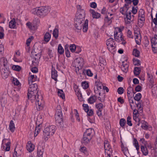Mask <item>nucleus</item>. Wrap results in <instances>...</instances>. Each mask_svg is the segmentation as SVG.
Masks as SVG:
<instances>
[{
	"label": "nucleus",
	"instance_id": "nucleus-1",
	"mask_svg": "<svg viewBox=\"0 0 157 157\" xmlns=\"http://www.w3.org/2000/svg\"><path fill=\"white\" fill-rule=\"evenodd\" d=\"M29 85L28 94V98L32 102H33L36 98V97L38 96V94H40L38 92L37 85L36 84H31Z\"/></svg>",
	"mask_w": 157,
	"mask_h": 157
},
{
	"label": "nucleus",
	"instance_id": "nucleus-2",
	"mask_svg": "<svg viewBox=\"0 0 157 157\" xmlns=\"http://www.w3.org/2000/svg\"><path fill=\"white\" fill-rule=\"evenodd\" d=\"M55 119L57 125L61 128L63 127V119L61 108L60 105L57 106L55 114Z\"/></svg>",
	"mask_w": 157,
	"mask_h": 157
},
{
	"label": "nucleus",
	"instance_id": "nucleus-3",
	"mask_svg": "<svg viewBox=\"0 0 157 157\" xmlns=\"http://www.w3.org/2000/svg\"><path fill=\"white\" fill-rule=\"evenodd\" d=\"M32 13L36 14L40 17L46 16L48 13V8L47 6H41L33 8L31 10Z\"/></svg>",
	"mask_w": 157,
	"mask_h": 157
},
{
	"label": "nucleus",
	"instance_id": "nucleus-4",
	"mask_svg": "<svg viewBox=\"0 0 157 157\" xmlns=\"http://www.w3.org/2000/svg\"><path fill=\"white\" fill-rule=\"evenodd\" d=\"M114 36L116 41L118 42L122 41V44H125V42L124 41L123 38L122 37L121 30L120 28L117 27L115 28Z\"/></svg>",
	"mask_w": 157,
	"mask_h": 157
},
{
	"label": "nucleus",
	"instance_id": "nucleus-5",
	"mask_svg": "<svg viewBox=\"0 0 157 157\" xmlns=\"http://www.w3.org/2000/svg\"><path fill=\"white\" fill-rule=\"evenodd\" d=\"M56 127L54 125H51L46 127L43 131L44 135L48 138V136H52L55 132Z\"/></svg>",
	"mask_w": 157,
	"mask_h": 157
},
{
	"label": "nucleus",
	"instance_id": "nucleus-6",
	"mask_svg": "<svg viewBox=\"0 0 157 157\" xmlns=\"http://www.w3.org/2000/svg\"><path fill=\"white\" fill-rule=\"evenodd\" d=\"M75 29L78 30H80L82 29V26H83V31L84 32H86L87 31L88 29V20L86 19L83 25L82 22H75Z\"/></svg>",
	"mask_w": 157,
	"mask_h": 157
},
{
	"label": "nucleus",
	"instance_id": "nucleus-7",
	"mask_svg": "<svg viewBox=\"0 0 157 157\" xmlns=\"http://www.w3.org/2000/svg\"><path fill=\"white\" fill-rule=\"evenodd\" d=\"M73 64L76 68V71L77 73V71H78L80 69H81L83 66L84 59L82 58H77L75 60Z\"/></svg>",
	"mask_w": 157,
	"mask_h": 157
},
{
	"label": "nucleus",
	"instance_id": "nucleus-8",
	"mask_svg": "<svg viewBox=\"0 0 157 157\" xmlns=\"http://www.w3.org/2000/svg\"><path fill=\"white\" fill-rule=\"evenodd\" d=\"M36 106L38 110H42L44 106V101L42 100V96L41 95L38 94L36 97Z\"/></svg>",
	"mask_w": 157,
	"mask_h": 157
},
{
	"label": "nucleus",
	"instance_id": "nucleus-9",
	"mask_svg": "<svg viewBox=\"0 0 157 157\" xmlns=\"http://www.w3.org/2000/svg\"><path fill=\"white\" fill-rule=\"evenodd\" d=\"M145 12L143 9H140L138 12V23L139 26H143L145 20Z\"/></svg>",
	"mask_w": 157,
	"mask_h": 157
},
{
	"label": "nucleus",
	"instance_id": "nucleus-10",
	"mask_svg": "<svg viewBox=\"0 0 157 157\" xmlns=\"http://www.w3.org/2000/svg\"><path fill=\"white\" fill-rule=\"evenodd\" d=\"M106 44L110 52L113 53L116 51L115 48L116 47V45L113 38H110L108 39L106 41Z\"/></svg>",
	"mask_w": 157,
	"mask_h": 157
},
{
	"label": "nucleus",
	"instance_id": "nucleus-11",
	"mask_svg": "<svg viewBox=\"0 0 157 157\" xmlns=\"http://www.w3.org/2000/svg\"><path fill=\"white\" fill-rule=\"evenodd\" d=\"M39 23V21L38 19L34 20L33 23L28 22L26 23V26L30 30H36L38 27V25Z\"/></svg>",
	"mask_w": 157,
	"mask_h": 157
},
{
	"label": "nucleus",
	"instance_id": "nucleus-12",
	"mask_svg": "<svg viewBox=\"0 0 157 157\" xmlns=\"http://www.w3.org/2000/svg\"><path fill=\"white\" fill-rule=\"evenodd\" d=\"M85 13L82 12V13H76L75 18V21L78 22H83L85 20Z\"/></svg>",
	"mask_w": 157,
	"mask_h": 157
},
{
	"label": "nucleus",
	"instance_id": "nucleus-13",
	"mask_svg": "<svg viewBox=\"0 0 157 157\" xmlns=\"http://www.w3.org/2000/svg\"><path fill=\"white\" fill-rule=\"evenodd\" d=\"M157 35L155 34L154 37L151 39V44L152 48L154 52H157Z\"/></svg>",
	"mask_w": 157,
	"mask_h": 157
},
{
	"label": "nucleus",
	"instance_id": "nucleus-14",
	"mask_svg": "<svg viewBox=\"0 0 157 157\" xmlns=\"http://www.w3.org/2000/svg\"><path fill=\"white\" fill-rule=\"evenodd\" d=\"M95 107L97 109V114L99 117L102 116V111L103 109V105L102 103H100L95 104Z\"/></svg>",
	"mask_w": 157,
	"mask_h": 157
},
{
	"label": "nucleus",
	"instance_id": "nucleus-15",
	"mask_svg": "<svg viewBox=\"0 0 157 157\" xmlns=\"http://www.w3.org/2000/svg\"><path fill=\"white\" fill-rule=\"evenodd\" d=\"M0 69L2 78L4 79L7 78L9 74V71L7 67H2Z\"/></svg>",
	"mask_w": 157,
	"mask_h": 157
},
{
	"label": "nucleus",
	"instance_id": "nucleus-16",
	"mask_svg": "<svg viewBox=\"0 0 157 157\" xmlns=\"http://www.w3.org/2000/svg\"><path fill=\"white\" fill-rule=\"evenodd\" d=\"M108 15L105 17L104 20L105 23L107 25H109L112 22V19L113 18V17H112V16L113 14L109 12H108Z\"/></svg>",
	"mask_w": 157,
	"mask_h": 157
},
{
	"label": "nucleus",
	"instance_id": "nucleus-17",
	"mask_svg": "<svg viewBox=\"0 0 157 157\" xmlns=\"http://www.w3.org/2000/svg\"><path fill=\"white\" fill-rule=\"evenodd\" d=\"M125 15L126 17V19H125L126 23L130 24L131 22L134 20V16L133 15H131V12H128V13Z\"/></svg>",
	"mask_w": 157,
	"mask_h": 157
},
{
	"label": "nucleus",
	"instance_id": "nucleus-18",
	"mask_svg": "<svg viewBox=\"0 0 157 157\" xmlns=\"http://www.w3.org/2000/svg\"><path fill=\"white\" fill-rule=\"evenodd\" d=\"M129 8V6H127L126 5H124L123 7L120 9V12L122 14L125 15L128 13V12H130L128 11Z\"/></svg>",
	"mask_w": 157,
	"mask_h": 157
},
{
	"label": "nucleus",
	"instance_id": "nucleus-19",
	"mask_svg": "<svg viewBox=\"0 0 157 157\" xmlns=\"http://www.w3.org/2000/svg\"><path fill=\"white\" fill-rule=\"evenodd\" d=\"M8 61L6 58L2 57L0 59V68L7 67Z\"/></svg>",
	"mask_w": 157,
	"mask_h": 157
},
{
	"label": "nucleus",
	"instance_id": "nucleus-20",
	"mask_svg": "<svg viewBox=\"0 0 157 157\" xmlns=\"http://www.w3.org/2000/svg\"><path fill=\"white\" fill-rule=\"evenodd\" d=\"M8 95L6 94H2L1 97L0 102L2 106H4L7 102V98Z\"/></svg>",
	"mask_w": 157,
	"mask_h": 157
},
{
	"label": "nucleus",
	"instance_id": "nucleus-21",
	"mask_svg": "<svg viewBox=\"0 0 157 157\" xmlns=\"http://www.w3.org/2000/svg\"><path fill=\"white\" fill-rule=\"evenodd\" d=\"M128 62L126 61L122 62V64L121 66V69L122 71L124 72H127L128 70Z\"/></svg>",
	"mask_w": 157,
	"mask_h": 157
},
{
	"label": "nucleus",
	"instance_id": "nucleus-22",
	"mask_svg": "<svg viewBox=\"0 0 157 157\" xmlns=\"http://www.w3.org/2000/svg\"><path fill=\"white\" fill-rule=\"evenodd\" d=\"M41 55V54L40 52L37 53L34 51H33L31 52V56L36 60H38L40 58Z\"/></svg>",
	"mask_w": 157,
	"mask_h": 157
},
{
	"label": "nucleus",
	"instance_id": "nucleus-23",
	"mask_svg": "<svg viewBox=\"0 0 157 157\" xmlns=\"http://www.w3.org/2000/svg\"><path fill=\"white\" fill-rule=\"evenodd\" d=\"M34 145L32 144L31 141L28 142L26 145V149L29 152H32L34 150Z\"/></svg>",
	"mask_w": 157,
	"mask_h": 157
},
{
	"label": "nucleus",
	"instance_id": "nucleus-24",
	"mask_svg": "<svg viewBox=\"0 0 157 157\" xmlns=\"http://www.w3.org/2000/svg\"><path fill=\"white\" fill-rule=\"evenodd\" d=\"M37 76L34 75H31L29 77L28 82L29 84H33V83L37 80Z\"/></svg>",
	"mask_w": 157,
	"mask_h": 157
},
{
	"label": "nucleus",
	"instance_id": "nucleus-25",
	"mask_svg": "<svg viewBox=\"0 0 157 157\" xmlns=\"http://www.w3.org/2000/svg\"><path fill=\"white\" fill-rule=\"evenodd\" d=\"M141 151L142 154L144 156H147L148 154V151L145 145H141L140 147Z\"/></svg>",
	"mask_w": 157,
	"mask_h": 157
},
{
	"label": "nucleus",
	"instance_id": "nucleus-26",
	"mask_svg": "<svg viewBox=\"0 0 157 157\" xmlns=\"http://www.w3.org/2000/svg\"><path fill=\"white\" fill-rule=\"evenodd\" d=\"M90 12L92 15V17L93 18H98L100 17V14L96 12L94 10L90 9L89 10Z\"/></svg>",
	"mask_w": 157,
	"mask_h": 157
},
{
	"label": "nucleus",
	"instance_id": "nucleus-27",
	"mask_svg": "<svg viewBox=\"0 0 157 157\" xmlns=\"http://www.w3.org/2000/svg\"><path fill=\"white\" fill-rule=\"evenodd\" d=\"M91 139V138L90 136H85V135L84 134L83 139L82 140V142L84 144H86L90 142Z\"/></svg>",
	"mask_w": 157,
	"mask_h": 157
},
{
	"label": "nucleus",
	"instance_id": "nucleus-28",
	"mask_svg": "<svg viewBox=\"0 0 157 157\" xmlns=\"http://www.w3.org/2000/svg\"><path fill=\"white\" fill-rule=\"evenodd\" d=\"M94 132V130L93 129L91 128H88L84 132V134L85 135V136H90L91 138L92 134H93Z\"/></svg>",
	"mask_w": 157,
	"mask_h": 157
},
{
	"label": "nucleus",
	"instance_id": "nucleus-29",
	"mask_svg": "<svg viewBox=\"0 0 157 157\" xmlns=\"http://www.w3.org/2000/svg\"><path fill=\"white\" fill-rule=\"evenodd\" d=\"M9 129L12 132H14L15 130V124L13 123V121L12 120L10 122L9 124Z\"/></svg>",
	"mask_w": 157,
	"mask_h": 157
},
{
	"label": "nucleus",
	"instance_id": "nucleus-30",
	"mask_svg": "<svg viewBox=\"0 0 157 157\" xmlns=\"http://www.w3.org/2000/svg\"><path fill=\"white\" fill-rule=\"evenodd\" d=\"M52 78L55 81H56L58 76L57 72L55 69H52L51 72Z\"/></svg>",
	"mask_w": 157,
	"mask_h": 157
},
{
	"label": "nucleus",
	"instance_id": "nucleus-31",
	"mask_svg": "<svg viewBox=\"0 0 157 157\" xmlns=\"http://www.w3.org/2000/svg\"><path fill=\"white\" fill-rule=\"evenodd\" d=\"M43 116L42 115H40L38 116L37 119V124L40 125L41 126L43 121Z\"/></svg>",
	"mask_w": 157,
	"mask_h": 157
},
{
	"label": "nucleus",
	"instance_id": "nucleus-32",
	"mask_svg": "<svg viewBox=\"0 0 157 157\" xmlns=\"http://www.w3.org/2000/svg\"><path fill=\"white\" fill-rule=\"evenodd\" d=\"M51 37V34L48 32H47L44 35V40L46 43H48L50 40Z\"/></svg>",
	"mask_w": 157,
	"mask_h": 157
},
{
	"label": "nucleus",
	"instance_id": "nucleus-33",
	"mask_svg": "<svg viewBox=\"0 0 157 157\" xmlns=\"http://www.w3.org/2000/svg\"><path fill=\"white\" fill-rule=\"evenodd\" d=\"M133 144L134 146L136 147L137 151L139 152L140 149L139 146L138 142L136 139L134 138Z\"/></svg>",
	"mask_w": 157,
	"mask_h": 157
},
{
	"label": "nucleus",
	"instance_id": "nucleus-34",
	"mask_svg": "<svg viewBox=\"0 0 157 157\" xmlns=\"http://www.w3.org/2000/svg\"><path fill=\"white\" fill-rule=\"evenodd\" d=\"M16 24L15 20L13 18L9 22V26L10 28L11 29H14L16 26Z\"/></svg>",
	"mask_w": 157,
	"mask_h": 157
},
{
	"label": "nucleus",
	"instance_id": "nucleus-35",
	"mask_svg": "<svg viewBox=\"0 0 157 157\" xmlns=\"http://www.w3.org/2000/svg\"><path fill=\"white\" fill-rule=\"evenodd\" d=\"M126 123V121L124 118H121L119 121V124L121 127L124 128Z\"/></svg>",
	"mask_w": 157,
	"mask_h": 157
},
{
	"label": "nucleus",
	"instance_id": "nucleus-36",
	"mask_svg": "<svg viewBox=\"0 0 157 157\" xmlns=\"http://www.w3.org/2000/svg\"><path fill=\"white\" fill-rule=\"evenodd\" d=\"M96 99V97L95 96H92L88 99V101L89 103L92 104L95 101Z\"/></svg>",
	"mask_w": 157,
	"mask_h": 157
},
{
	"label": "nucleus",
	"instance_id": "nucleus-37",
	"mask_svg": "<svg viewBox=\"0 0 157 157\" xmlns=\"http://www.w3.org/2000/svg\"><path fill=\"white\" fill-rule=\"evenodd\" d=\"M44 151V149L42 148L40 149L39 147L38 148L37 151V155L39 157H43V155Z\"/></svg>",
	"mask_w": 157,
	"mask_h": 157
},
{
	"label": "nucleus",
	"instance_id": "nucleus-38",
	"mask_svg": "<svg viewBox=\"0 0 157 157\" xmlns=\"http://www.w3.org/2000/svg\"><path fill=\"white\" fill-rule=\"evenodd\" d=\"M41 126L40 125H38L36 128L34 133V136H36L40 132Z\"/></svg>",
	"mask_w": 157,
	"mask_h": 157
},
{
	"label": "nucleus",
	"instance_id": "nucleus-39",
	"mask_svg": "<svg viewBox=\"0 0 157 157\" xmlns=\"http://www.w3.org/2000/svg\"><path fill=\"white\" fill-rule=\"evenodd\" d=\"M104 146L105 150L109 151L111 148L109 142L107 140H105L104 142Z\"/></svg>",
	"mask_w": 157,
	"mask_h": 157
},
{
	"label": "nucleus",
	"instance_id": "nucleus-40",
	"mask_svg": "<svg viewBox=\"0 0 157 157\" xmlns=\"http://www.w3.org/2000/svg\"><path fill=\"white\" fill-rule=\"evenodd\" d=\"M95 84L97 87V90L100 91L102 89V88H103V87L104 86H103L101 82L97 81L96 82Z\"/></svg>",
	"mask_w": 157,
	"mask_h": 157
},
{
	"label": "nucleus",
	"instance_id": "nucleus-41",
	"mask_svg": "<svg viewBox=\"0 0 157 157\" xmlns=\"http://www.w3.org/2000/svg\"><path fill=\"white\" fill-rule=\"evenodd\" d=\"M135 38L136 44L138 45L140 44L141 41V37L140 35L138 34L135 35Z\"/></svg>",
	"mask_w": 157,
	"mask_h": 157
},
{
	"label": "nucleus",
	"instance_id": "nucleus-42",
	"mask_svg": "<svg viewBox=\"0 0 157 157\" xmlns=\"http://www.w3.org/2000/svg\"><path fill=\"white\" fill-rule=\"evenodd\" d=\"M58 53L61 55L63 54L64 52V49L62 46L61 44H59L58 47L57 49Z\"/></svg>",
	"mask_w": 157,
	"mask_h": 157
},
{
	"label": "nucleus",
	"instance_id": "nucleus-43",
	"mask_svg": "<svg viewBox=\"0 0 157 157\" xmlns=\"http://www.w3.org/2000/svg\"><path fill=\"white\" fill-rule=\"evenodd\" d=\"M53 35L56 39H57L59 35V30L57 28H55L53 32Z\"/></svg>",
	"mask_w": 157,
	"mask_h": 157
},
{
	"label": "nucleus",
	"instance_id": "nucleus-44",
	"mask_svg": "<svg viewBox=\"0 0 157 157\" xmlns=\"http://www.w3.org/2000/svg\"><path fill=\"white\" fill-rule=\"evenodd\" d=\"M6 140L8 141V142L6 143L5 146L4 147V148L5 147V150L6 151H9L10 149V142L9 141V140Z\"/></svg>",
	"mask_w": 157,
	"mask_h": 157
},
{
	"label": "nucleus",
	"instance_id": "nucleus-45",
	"mask_svg": "<svg viewBox=\"0 0 157 157\" xmlns=\"http://www.w3.org/2000/svg\"><path fill=\"white\" fill-rule=\"evenodd\" d=\"M80 151L83 153L86 156L88 155V153L86 148L85 147H81L80 148Z\"/></svg>",
	"mask_w": 157,
	"mask_h": 157
},
{
	"label": "nucleus",
	"instance_id": "nucleus-46",
	"mask_svg": "<svg viewBox=\"0 0 157 157\" xmlns=\"http://www.w3.org/2000/svg\"><path fill=\"white\" fill-rule=\"evenodd\" d=\"M58 94L59 96L62 98L63 99H64L65 98V95L62 90H59L58 92Z\"/></svg>",
	"mask_w": 157,
	"mask_h": 157
},
{
	"label": "nucleus",
	"instance_id": "nucleus-47",
	"mask_svg": "<svg viewBox=\"0 0 157 157\" xmlns=\"http://www.w3.org/2000/svg\"><path fill=\"white\" fill-rule=\"evenodd\" d=\"M141 71V69L140 67H135L134 70V73L136 76L138 75Z\"/></svg>",
	"mask_w": 157,
	"mask_h": 157
},
{
	"label": "nucleus",
	"instance_id": "nucleus-48",
	"mask_svg": "<svg viewBox=\"0 0 157 157\" xmlns=\"http://www.w3.org/2000/svg\"><path fill=\"white\" fill-rule=\"evenodd\" d=\"M68 45H66L65 46V54L67 57H69L70 56V52L68 50Z\"/></svg>",
	"mask_w": 157,
	"mask_h": 157
},
{
	"label": "nucleus",
	"instance_id": "nucleus-49",
	"mask_svg": "<svg viewBox=\"0 0 157 157\" xmlns=\"http://www.w3.org/2000/svg\"><path fill=\"white\" fill-rule=\"evenodd\" d=\"M77 13H82V12H84V13H85L84 10L83 9H82V7L80 5H78L77 6Z\"/></svg>",
	"mask_w": 157,
	"mask_h": 157
},
{
	"label": "nucleus",
	"instance_id": "nucleus-50",
	"mask_svg": "<svg viewBox=\"0 0 157 157\" xmlns=\"http://www.w3.org/2000/svg\"><path fill=\"white\" fill-rule=\"evenodd\" d=\"M131 117L130 116H128L127 118L126 122L128 125L129 126H132V124L131 122Z\"/></svg>",
	"mask_w": 157,
	"mask_h": 157
},
{
	"label": "nucleus",
	"instance_id": "nucleus-51",
	"mask_svg": "<svg viewBox=\"0 0 157 157\" xmlns=\"http://www.w3.org/2000/svg\"><path fill=\"white\" fill-rule=\"evenodd\" d=\"M142 123V128L144 129H147L148 125L147 123L144 121H141Z\"/></svg>",
	"mask_w": 157,
	"mask_h": 157
},
{
	"label": "nucleus",
	"instance_id": "nucleus-52",
	"mask_svg": "<svg viewBox=\"0 0 157 157\" xmlns=\"http://www.w3.org/2000/svg\"><path fill=\"white\" fill-rule=\"evenodd\" d=\"M121 147L122 149V151L125 155V153H126L128 151V149L122 143L121 145Z\"/></svg>",
	"mask_w": 157,
	"mask_h": 157
},
{
	"label": "nucleus",
	"instance_id": "nucleus-53",
	"mask_svg": "<svg viewBox=\"0 0 157 157\" xmlns=\"http://www.w3.org/2000/svg\"><path fill=\"white\" fill-rule=\"evenodd\" d=\"M142 97V95L140 93H138L136 94L134 97V99L137 101H139Z\"/></svg>",
	"mask_w": 157,
	"mask_h": 157
},
{
	"label": "nucleus",
	"instance_id": "nucleus-54",
	"mask_svg": "<svg viewBox=\"0 0 157 157\" xmlns=\"http://www.w3.org/2000/svg\"><path fill=\"white\" fill-rule=\"evenodd\" d=\"M82 86L84 89H87L89 87V85L87 82L85 81L82 82Z\"/></svg>",
	"mask_w": 157,
	"mask_h": 157
},
{
	"label": "nucleus",
	"instance_id": "nucleus-55",
	"mask_svg": "<svg viewBox=\"0 0 157 157\" xmlns=\"http://www.w3.org/2000/svg\"><path fill=\"white\" fill-rule=\"evenodd\" d=\"M133 55L136 57H138L140 55V52L137 49H134L133 51Z\"/></svg>",
	"mask_w": 157,
	"mask_h": 157
},
{
	"label": "nucleus",
	"instance_id": "nucleus-56",
	"mask_svg": "<svg viewBox=\"0 0 157 157\" xmlns=\"http://www.w3.org/2000/svg\"><path fill=\"white\" fill-rule=\"evenodd\" d=\"M76 46L74 44H72L70 46V49L71 52H73L75 51Z\"/></svg>",
	"mask_w": 157,
	"mask_h": 157
},
{
	"label": "nucleus",
	"instance_id": "nucleus-57",
	"mask_svg": "<svg viewBox=\"0 0 157 157\" xmlns=\"http://www.w3.org/2000/svg\"><path fill=\"white\" fill-rule=\"evenodd\" d=\"M12 68L14 70L19 71L21 70V68L19 66L13 65L12 67Z\"/></svg>",
	"mask_w": 157,
	"mask_h": 157
},
{
	"label": "nucleus",
	"instance_id": "nucleus-58",
	"mask_svg": "<svg viewBox=\"0 0 157 157\" xmlns=\"http://www.w3.org/2000/svg\"><path fill=\"white\" fill-rule=\"evenodd\" d=\"M20 151H15V149L14 150V152L13 155V157H20L21 154Z\"/></svg>",
	"mask_w": 157,
	"mask_h": 157
},
{
	"label": "nucleus",
	"instance_id": "nucleus-59",
	"mask_svg": "<svg viewBox=\"0 0 157 157\" xmlns=\"http://www.w3.org/2000/svg\"><path fill=\"white\" fill-rule=\"evenodd\" d=\"M133 63L135 65H140V61L139 60L137 59H133Z\"/></svg>",
	"mask_w": 157,
	"mask_h": 157
},
{
	"label": "nucleus",
	"instance_id": "nucleus-60",
	"mask_svg": "<svg viewBox=\"0 0 157 157\" xmlns=\"http://www.w3.org/2000/svg\"><path fill=\"white\" fill-rule=\"evenodd\" d=\"M13 83L15 85H18L20 82L16 78H14L12 81Z\"/></svg>",
	"mask_w": 157,
	"mask_h": 157
},
{
	"label": "nucleus",
	"instance_id": "nucleus-61",
	"mask_svg": "<svg viewBox=\"0 0 157 157\" xmlns=\"http://www.w3.org/2000/svg\"><path fill=\"white\" fill-rule=\"evenodd\" d=\"M33 39V37L32 36H31V37L29 38L26 40V44L27 46H29V44L32 41V40Z\"/></svg>",
	"mask_w": 157,
	"mask_h": 157
},
{
	"label": "nucleus",
	"instance_id": "nucleus-62",
	"mask_svg": "<svg viewBox=\"0 0 157 157\" xmlns=\"http://www.w3.org/2000/svg\"><path fill=\"white\" fill-rule=\"evenodd\" d=\"M108 12H109L108 11H106V9L105 7L103 8L101 11V13L102 14H106L107 15H108Z\"/></svg>",
	"mask_w": 157,
	"mask_h": 157
},
{
	"label": "nucleus",
	"instance_id": "nucleus-63",
	"mask_svg": "<svg viewBox=\"0 0 157 157\" xmlns=\"http://www.w3.org/2000/svg\"><path fill=\"white\" fill-rule=\"evenodd\" d=\"M83 109L86 112L89 109V107L87 104H84L82 105Z\"/></svg>",
	"mask_w": 157,
	"mask_h": 157
},
{
	"label": "nucleus",
	"instance_id": "nucleus-64",
	"mask_svg": "<svg viewBox=\"0 0 157 157\" xmlns=\"http://www.w3.org/2000/svg\"><path fill=\"white\" fill-rule=\"evenodd\" d=\"M127 36L130 38H133L132 32L130 30H128L127 32Z\"/></svg>",
	"mask_w": 157,
	"mask_h": 157
}]
</instances>
